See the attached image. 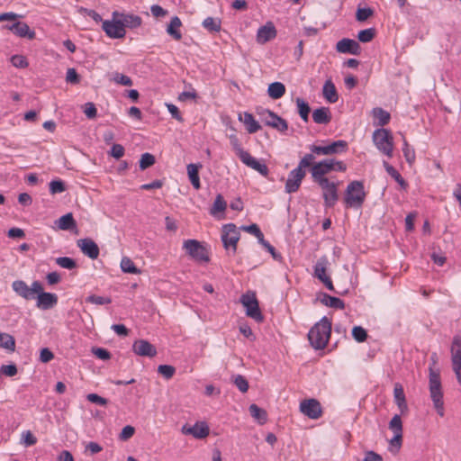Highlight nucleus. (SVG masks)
<instances>
[{"instance_id":"nucleus-1","label":"nucleus","mask_w":461,"mask_h":461,"mask_svg":"<svg viewBox=\"0 0 461 461\" xmlns=\"http://www.w3.org/2000/svg\"><path fill=\"white\" fill-rule=\"evenodd\" d=\"M330 332L331 321L324 316L308 332L311 346L315 349H323L329 342Z\"/></svg>"},{"instance_id":"nucleus-2","label":"nucleus","mask_w":461,"mask_h":461,"mask_svg":"<svg viewBox=\"0 0 461 461\" xmlns=\"http://www.w3.org/2000/svg\"><path fill=\"white\" fill-rule=\"evenodd\" d=\"M429 393L437 412L442 417L444 415V402L440 375L439 372L432 367H429Z\"/></svg>"},{"instance_id":"nucleus-3","label":"nucleus","mask_w":461,"mask_h":461,"mask_svg":"<svg viewBox=\"0 0 461 461\" xmlns=\"http://www.w3.org/2000/svg\"><path fill=\"white\" fill-rule=\"evenodd\" d=\"M366 196L363 182L355 180L348 185L344 201L348 207L360 208L366 200Z\"/></svg>"},{"instance_id":"nucleus-4","label":"nucleus","mask_w":461,"mask_h":461,"mask_svg":"<svg viewBox=\"0 0 461 461\" xmlns=\"http://www.w3.org/2000/svg\"><path fill=\"white\" fill-rule=\"evenodd\" d=\"M373 140L376 148L389 158L393 152V139L391 131L387 129H377L373 133Z\"/></svg>"},{"instance_id":"nucleus-5","label":"nucleus","mask_w":461,"mask_h":461,"mask_svg":"<svg viewBox=\"0 0 461 461\" xmlns=\"http://www.w3.org/2000/svg\"><path fill=\"white\" fill-rule=\"evenodd\" d=\"M240 238V233L235 224L228 223L222 226L221 239L227 251H230L233 255L236 253Z\"/></svg>"},{"instance_id":"nucleus-6","label":"nucleus","mask_w":461,"mask_h":461,"mask_svg":"<svg viewBox=\"0 0 461 461\" xmlns=\"http://www.w3.org/2000/svg\"><path fill=\"white\" fill-rule=\"evenodd\" d=\"M257 113L260 116L262 122L267 125L280 132H285L288 129L287 122L271 110L257 108Z\"/></svg>"},{"instance_id":"nucleus-7","label":"nucleus","mask_w":461,"mask_h":461,"mask_svg":"<svg viewBox=\"0 0 461 461\" xmlns=\"http://www.w3.org/2000/svg\"><path fill=\"white\" fill-rule=\"evenodd\" d=\"M183 248L186 254L198 262H209V253L207 249L196 240H186L184 241Z\"/></svg>"},{"instance_id":"nucleus-8","label":"nucleus","mask_w":461,"mask_h":461,"mask_svg":"<svg viewBox=\"0 0 461 461\" xmlns=\"http://www.w3.org/2000/svg\"><path fill=\"white\" fill-rule=\"evenodd\" d=\"M13 290L25 300H32L36 298L37 293L42 290V285L39 281H34L29 287L23 280L14 281L12 284Z\"/></svg>"},{"instance_id":"nucleus-9","label":"nucleus","mask_w":461,"mask_h":461,"mask_svg":"<svg viewBox=\"0 0 461 461\" xmlns=\"http://www.w3.org/2000/svg\"><path fill=\"white\" fill-rule=\"evenodd\" d=\"M309 149L316 155L340 154L347 151L348 142L343 140H339L323 146L312 144L309 146Z\"/></svg>"},{"instance_id":"nucleus-10","label":"nucleus","mask_w":461,"mask_h":461,"mask_svg":"<svg viewBox=\"0 0 461 461\" xmlns=\"http://www.w3.org/2000/svg\"><path fill=\"white\" fill-rule=\"evenodd\" d=\"M333 171L332 167V158L323 159L318 163H315L312 168V177L315 183L327 185L328 181H330L325 175Z\"/></svg>"},{"instance_id":"nucleus-11","label":"nucleus","mask_w":461,"mask_h":461,"mask_svg":"<svg viewBox=\"0 0 461 461\" xmlns=\"http://www.w3.org/2000/svg\"><path fill=\"white\" fill-rule=\"evenodd\" d=\"M244 307H246V314L254 319L257 321H263V315L260 312L258 302L254 294H243L240 299Z\"/></svg>"},{"instance_id":"nucleus-12","label":"nucleus","mask_w":461,"mask_h":461,"mask_svg":"<svg viewBox=\"0 0 461 461\" xmlns=\"http://www.w3.org/2000/svg\"><path fill=\"white\" fill-rule=\"evenodd\" d=\"M451 360L453 371L461 385V336L456 335L451 345Z\"/></svg>"},{"instance_id":"nucleus-13","label":"nucleus","mask_w":461,"mask_h":461,"mask_svg":"<svg viewBox=\"0 0 461 461\" xmlns=\"http://www.w3.org/2000/svg\"><path fill=\"white\" fill-rule=\"evenodd\" d=\"M102 28L105 34L112 39H122L125 36L126 31L123 29L120 18H113L112 21L103 22Z\"/></svg>"},{"instance_id":"nucleus-14","label":"nucleus","mask_w":461,"mask_h":461,"mask_svg":"<svg viewBox=\"0 0 461 461\" xmlns=\"http://www.w3.org/2000/svg\"><path fill=\"white\" fill-rule=\"evenodd\" d=\"M300 411L310 419L317 420L322 414L321 403L316 399H306L301 402Z\"/></svg>"},{"instance_id":"nucleus-15","label":"nucleus","mask_w":461,"mask_h":461,"mask_svg":"<svg viewBox=\"0 0 461 461\" xmlns=\"http://www.w3.org/2000/svg\"><path fill=\"white\" fill-rule=\"evenodd\" d=\"M323 194L322 197L326 207H333L339 200L338 185L339 183L328 181L327 185L319 184Z\"/></svg>"},{"instance_id":"nucleus-16","label":"nucleus","mask_w":461,"mask_h":461,"mask_svg":"<svg viewBox=\"0 0 461 461\" xmlns=\"http://www.w3.org/2000/svg\"><path fill=\"white\" fill-rule=\"evenodd\" d=\"M306 175L305 170L295 167L290 171L285 183V192L288 194L295 193L301 185L302 180Z\"/></svg>"},{"instance_id":"nucleus-17","label":"nucleus","mask_w":461,"mask_h":461,"mask_svg":"<svg viewBox=\"0 0 461 461\" xmlns=\"http://www.w3.org/2000/svg\"><path fill=\"white\" fill-rule=\"evenodd\" d=\"M181 431L185 435H192L195 438L202 439L209 435L210 429L205 422L202 421L196 422L194 425L190 427L184 425Z\"/></svg>"},{"instance_id":"nucleus-18","label":"nucleus","mask_w":461,"mask_h":461,"mask_svg":"<svg viewBox=\"0 0 461 461\" xmlns=\"http://www.w3.org/2000/svg\"><path fill=\"white\" fill-rule=\"evenodd\" d=\"M336 50L339 53L359 55L361 52V47L357 41L348 38H343L337 42Z\"/></svg>"},{"instance_id":"nucleus-19","label":"nucleus","mask_w":461,"mask_h":461,"mask_svg":"<svg viewBox=\"0 0 461 461\" xmlns=\"http://www.w3.org/2000/svg\"><path fill=\"white\" fill-rule=\"evenodd\" d=\"M133 352L141 357H153L157 355L156 348L148 340L139 339L132 345Z\"/></svg>"},{"instance_id":"nucleus-20","label":"nucleus","mask_w":461,"mask_h":461,"mask_svg":"<svg viewBox=\"0 0 461 461\" xmlns=\"http://www.w3.org/2000/svg\"><path fill=\"white\" fill-rule=\"evenodd\" d=\"M77 247L81 249L84 255L92 259H95L99 256V248L97 244L91 239H80L77 241Z\"/></svg>"},{"instance_id":"nucleus-21","label":"nucleus","mask_w":461,"mask_h":461,"mask_svg":"<svg viewBox=\"0 0 461 461\" xmlns=\"http://www.w3.org/2000/svg\"><path fill=\"white\" fill-rule=\"evenodd\" d=\"M241 162L244 163L247 167L256 170L263 176H267L269 174V169L267 166L262 162L261 160L257 159L252 157L249 152L244 155L240 158Z\"/></svg>"},{"instance_id":"nucleus-22","label":"nucleus","mask_w":461,"mask_h":461,"mask_svg":"<svg viewBox=\"0 0 461 461\" xmlns=\"http://www.w3.org/2000/svg\"><path fill=\"white\" fill-rule=\"evenodd\" d=\"M37 307L41 310H49L53 308L58 303V296L55 294L43 292V289L37 293Z\"/></svg>"},{"instance_id":"nucleus-23","label":"nucleus","mask_w":461,"mask_h":461,"mask_svg":"<svg viewBox=\"0 0 461 461\" xmlns=\"http://www.w3.org/2000/svg\"><path fill=\"white\" fill-rule=\"evenodd\" d=\"M5 28L22 38H28L29 40L35 38V32L31 30L28 24L23 22H15L11 25L7 24Z\"/></svg>"},{"instance_id":"nucleus-24","label":"nucleus","mask_w":461,"mask_h":461,"mask_svg":"<svg viewBox=\"0 0 461 461\" xmlns=\"http://www.w3.org/2000/svg\"><path fill=\"white\" fill-rule=\"evenodd\" d=\"M113 18H120L122 24L123 26V29L125 27L135 29L141 25L142 20L139 15L132 14H122L119 13L117 11H114L113 13Z\"/></svg>"},{"instance_id":"nucleus-25","label":"nucleus","mask_w":461,"mask_h":461,"mask_svg":"<svg viewBox=\"0 0 461 461\" xmlns=\"http://www.w3.org/2000/svg\"><path fill=\"white\" fill-rule=\"evenodd\" d=\"M276 36V30L275 26L268 23L267 25L261 26L258 30L257 41L259 43H266Z\"/></svg>"},{"instance_id":"nucleus-26","label":"nucleus","mask_w":461,"mask_h":461,"mask_svg":"<svg viewBox=\"0 0 461 461\" xmlns=\"http://www.w3.org/2000/svg\"><path fill=\"white\" fill-rule=\"evenodd\" d=\"M393 397L396 405L401 411V413L406 412L408 411V405L406 402L405 393L402 385L399 383L394 384Z\"/></svg>"},{"instance_id":"nucleus-27","label":"nucleus","mask_w":461,"mask_h":461,"mask_svg":"<svg viewBox=\"0 0 461 461\" xmlns=\"http://www.w3.org/2000/svg\"><path fill=\"white\" fill-rule=\"evenodd\" d=\"M331 113L329 107H319L312 113V120L317 124H328L331 121Z\"/></svg>"},{"instance_id":"nucleus-28","label":"nucleus","mask_w":461,"mask_h":461,"mask_svg":"<svg viewBox=\"0 0 461 461\" xmlns=\"http://www.w3.org/2000/svg\"><path fill=\"white\" fill-rule=\"evenodd\" d=\"M319 300L322 304L334 309L343 310L345 308V303L341 299L325 293L321 294Z\"/></svg>"},{"instance_id":"nucleus-29","label":"nucleus","mask_w":461,"mask_h":461,"mask_svg":"<svg viewBox=\"0 0 461 461\" xmlns=\"http://www.w3.org/2000/svg\"><path fill=\"white\" fill-rule=\"evenodd\" d=\"M182 26V22L178 16H174L171 18L169 24L167 27V32L169 34L174 40L180 41L182 39V33L179 31V28Z\"/></svg>"},{"instance_id":"nucleus-30","label":"nucleus","mask_w":461,"mask_h":461,"mask_svg":"<svg viewBox=\"0 0 461 461\" xmlns=\"http://www.w3.org/2000/svg\"><path fill=\"white\" fill-rule=\"evenodd\" d=\"M202 167L201 164H189L187 166V174L189 180L194 189L198 190L201 187L199 169Z\"/></svg>"},{"instance_id":"nucleus-31","label":"nucleus","mask_w":461,"mask_h":461,"mask_svg":"<svg viewBox=\"0 0 461 461\" xmlns=\"http://www.w3.org/2000/svg\"><path fill=\"white\" fill-rule=\"evenodd\" d=\"M56 224L58 228L62 230H70L77 227V222L71 212L61 216L58 221H56Z\"/></svg>"},{"instance_id":"nucleus-32","label":"nucleus","mask_w":461,"mask_h":461,"mask_svg":"<svg viewBox=\"0 0 461 461\" xmlns=\"http://www.w3.org/2000/svg\"><path fill=\"white\" fill-rule=\"evenodd\" d=\"M323 96L330 103H336L339 99V95L336 90V87L331 80H327L322 88Z\"/></svg>"},{"instance_id":"nucleus-33","label":"nucleus","mask_w":461,"mask_h":461,"mask_svg":"<svg viewBox=\"0 0 461 461\" xmlns=\"http://www.w3.org/2000/svg\"><path fill=\"white\" fill-rule=\"evenodd\" d=\"M372 114L375 120H377L376 124L384 127L388 124L391 119L390 113L384 110L381 107H375L372 110Z\"/></svg>"},{"instance_id":"nucleus-34","label":"nucleus","mask_w":461,"mask_h":461,"mask_svg":"<svg viewBox=\"0 0 461 461\" xmlns=\"http://www.w3.org/2000/svg\"><path fill=\"white\" fill-rule=\"evenodd\" d=\"M267 94L272 99H279L285 94V86L281 82H274L268 86Z\"/></svg>"},{"instance_id":"nucleus-35","label":"nucleus","mask_w":461,"mask_h":461,"mask_svg":"<svg viewBox=\"0 0 461 461\" xmlns=\"http://www.w3.org/2000/svg\"><path fill=\"white\" fill-rule=\"evenodd\" d=\"M384 167L388 173L400 185L402 189H406L408 186L407 182L403 179L401 174L388 162L384 161Z\"/></svg>"},{"instance_id":"nucleus-36","label":"nucleus","mask_w":461,"mask_h":461,"mask_svg":"<svg viewBox=\"0 0 461 461\" xmlns=\"http://www.w3.org/2000/svg\"><path fill=\"white\" fill-rule=\"evenodd\" d=\"M295 103L297 105L298 113L300 117L303 122H307L309 121V114L311 113L309 104L301 97H297L295 99Z\"/></svg>"},{"instance_id":"nucleus-37","label":"nucleus","mask_w":461,"mask_h":461,"mask_svg":"<svg viewBox=\"0 0 461 461\" xmlns=\"http://www.w3.org/2000/svg\"><path fill=\"white\" fill-rule=\"evenodd\" d=\"M250 415L257 420L260 424H264L267 420V414L265 410L259 408L257 404L253 403L249 408Z\"/></svg>"},{"instance_id":"nucleus-38","label":"nucleus","mask_w":461,"mask_h":461,"mask_svg":"<svg viewBox=\"0 0 461 461\" xmlns=\"http://www.w3.org/2000/svg\"><path fill=\"white\" fill-rule=\"evenodd\" d=\"M244 124L249 133H255L261 129L260 124L255 120L254 116L249 113H244Z\"/></svg>"},{"instance_id":"nucleus-39","label":"nucleus","mask_w":461,"mask_h":461,"mask_svg":"<svg viewBox=\"0 0 461 461\" xmlns=\"http://www.w3.org/2000/svg\"><path fill=\"white\" fill-rule=\"evenodd\" d=\"M203 26L210 32H219L221 29L220 18L207 17L203 22Z\"/></svg>"},{"instance_id":"nucleus-40","label":"nucleus","mask_w":461,"mask_h":461,"mask_svg":"<svg viewBox=\"0 0 461 461\" xmlns=\"http://www.w3.org/2000/svg\"><path fill=\"white\" fill-rule=\"evenodd\" d=\"M0 348H5L9 351L15 350V339L14 338L7 333L0 331Z\"/></svg>"},{"instance_id":"nucleus-41","label":"nucleus","mask_w":461,"mask_h":461,"mask_svg":"<svg viewBox=\"0 0 461 461\" xmlns=\"http://www.w3.org/2000/svg\"><path fill=\"white\" fill-rule=\"evenodd\" d=\"M121 268L122 272L129 274H139L140 271L136 267L133 261L127 257L122 258Z\"/></svg>"},{"instance_id":"nucleus-42","label":"nucleus","mask_w":461,"mask_h":461,"mask_svg":"<svg viewBox=\"0 0 461 461\" xmlns=\"http://www.w3.org/2000/svg\"><path fill=\"white\" fill-rule=\"evenodd\" d=\"M240 229L246 232L254 235L258 240L259 243L264 241V235L259 227L256 223H252L250 225H243L240 227Z\"/></svg>"},{"instance_id":"nucleus-43","label":"nucleus","mask_w":461,"mask_h":461,"mask_svg":"<svg viewBox=\"0 0 461 461\" xmlns=\"http://www.w3.org/2000/svg\"><path fill=\"white\" fill-rule=\"evenodd\" d=\"M55 261L60 267L68 270L75 269L77 267L76 260L68 257H59L57 258Z\"/></svg>"},{"instance_id":"nucleus-44","label":"nucleus","mask_w":461,"mask_h":461,"mask_svg":"<svg viewBox=\"0 0 461 461\" xmlns=\"http://www.w3.org/2000/svg\"><path fill=\"white\" fill-rule=\"evenodd\" d=\"M326 259H320L314 266V276L321 282L328 277L326 275Z\"/></svg>"},{"instance_id":"nucleus-45","label":"nucleus","mask_w":461,"mask_h":461,"mask_svg":"<svg viewBox=\"0 0 461 461\" xmlns=\"http://www.w3.org/2000/svg\"><path fill=\"white\" fill-rule=\"evenodd\" d=\"M230 141L233 150L235 151L236 155L239 157L240 159L249 152L242 149L241 144L235 134L230 135Z\"/></svg>"},{"instance_id":"nucleus-46","label":"nucleus","mask_w":461,"mask_h":461,"mask_svg":"<svg viewBox=\"0 0 461 461\" xmlns=\"http://www.w3.org/2000/svg\"><path fill=\"white\" fill-rule=\"evenodd\" d=\"M156 162L155 157L150 153H143L140 159V168L145 170L148 167L153 166Z\"/></svg>"},{"instance_id":"nucleus-47","label":"nucleus","mask_w":461,"mask_h":461,"mask_svg":"<svg viewBox=\"0 0 461 461\" xmlns=\"http://www.w3.org/2000/svg\"><path fill=\"white\" fill-rule=\"evenodd\" d=\"M389 429L393 430L394 434H402V422L401 416L395 414L389 422Z\"/></svg>"},{"instance_id":"nucleus-48","label":"nucleus","mask_w":461,"mask_h":461,"mask_svg":"<svg viewBox=\"0 0 461 461\" xmlns=\"http://www.w3.org/2000/svg\"><path fill=\"white\" fill-rule=\"evenodd\" d=\"M227 207V203L224 201L221 194H218L214 200L211 213L215 214L217 212H224Z\"/></svg>"},{"instance_id":"nucleus-49","label":"nucleus","mask_w":461,"mask_h":461,"mask_svg":"<svg viewBox=\"0 0 461 461\" xmlns=\"http://www.w3.org/2000/svg\"><path fill=\"white\" fill-rule=\"evenodd\" d=\"M402 444V434H394L393 438L389 441V451L393 454L399 452Z\"/></svg>"},{"instance_id":"nucleus-50","label":"nucleus","mask_w":461,"mask_h":461,"mask_svg":"<svg viewBox=\"0 0 461 461\" xmlns=\"http://www.w3.org/2000/svg\"><path fill=\"white\" fill-rule=\"evenodd\" d=\"M77 11L81 15L90 16L96 23L103 22L101 15L98 13H96L95 10L87 9L83 6H79L77 8Z\"/></svg>"},{"instance_id":"nucleus-51","label":"nucleus","mask_w":461,"mask_h":461,"mask_svg":"<svg viewBox=\"0 0 461 461\" xmlns=\"http://www.w3.org/2000/svg\"><path fill=\"white\" fill-rule=\"evenodd\" d=\"M375 36V28H368L362 30L358 32L357 38L361 42H369L371 41Z\"/></svg>"},{"instance_id":"nucleus-52","label":"nucleus","mask_w":461,"mask_h":461,"mask_svg":"<svg viewBox=\"0 0 461 461\" xmlns=\"http://www.w3.org/2000/svg\"><path fill=\"white\" fill-rule=\"evenodd\" d=\"M86 302L93 303V304L104 305V304L111 303L112 299L110 297H104V296H99L96 294H91L86 298Z\"/></svg>"},{"instance_id":"nucleus-53","label":"nucleus","mask_w":461,"mask_h":461,"mask_svg":"<svg viewBox=\"0 0 461 461\" xmlns=\"http://www.w3.org/2000/svg\"><path fill=\"white\" fill-rule=\"evenodd\" d=\"M374 14V11L370 7H358L356 13V19L358 22H364Z\"/></svg>"},{"instance_id":"nucleus-54","label":"nucleus","mask_w":461,"mask_h":461,"mask_svg":"<svg viewBox=\"0 0 461 461\" xmlns=\"http://www.w3.org/2000/svg\"><path fill=\"white\" fill-rule=\"evenodd\" d=\"M402 152L406 161L411 165L415 161V151L413 149L410 148L406 140H403Z\"/></svg>"},{"instance_id":"nucleus-55","label":"nucleus","mask_w":461,"mask_h":461,"mask_svg":"<svg viewBox=\"0 0 461 461\" xmlns=\"http://www.w3.org/2000/svg\"><path fill=\"white\" fill-rule=\"evenodd\" d=\"M352 336L357 342H364L367 338V332L361 326H355L352 329Z\"/></svg>"},{"instance_id":"nucleus-56","label":"nucleus","mask_w":461,"mask_h":461,"mask_svg":"<svg viewBox=\"0 0 461 461\" xmlns=\"http://www.w3.org/2000/svg\"><path fill=\"white\" fill-rule=\"evenodd\" d=\"M234 384L241 393H246L249 390L248 380L241 375H237L233 379Z\"/></svg>"},{"instance_id":"nucleus-57","label":"nucleus","mask_w":461,"mask_h":461,"mask_svg":"<svg viewBox=\"0 0 461 461\" xmlns=\"http://www.w3.org/2000/svg\"><path fill=\"white\" fill-rule=\"evenodd\" d=\"M158 372L166 379H170L176 373V368L170 365H160L158 367Z\"/></svg>"},{"instance_id":"nucleus-58","label":"nucleus","mask_w":461,"mask_h":461,"mask_svg":"<svg viewBox=\"0 0 461 461\" xmlns=\"http://www.w3.org/2000/svg\"><path fill=\"white\" fill-rule=\"evenodd\" d=\"M65 190V184L61 180H53L50 183V192L52 194L62 193Z\"/></svg>"},{"instance_id":"nucleus-59","label":"nucleus","mask_w":461,"mask_h":461,"mask_svg":"<svg viewBox=\"0 0 461 461\" xmlns=\"http://www.w3.org/2000/svg\"><path fill=\"white\" fill-rule=\"evenodd\" d=\"M113 81L119 85L122 86H132V80L130 77L121 74V73H114L113 74Z\"/></svg>"},{"instance_id":"nucleus-60","label":"nucleus","mask_w":461,"mask_h":461,"mask_svg":"<svg viewBox=\"0 0 461 461\" xmlns=\"http://www.w3.org/2000/svg\"><path fill=\"white\" fill-rule=\"evenodd\" d=\"M260 244L271 254L275 260L279 262L283 260L281 254L276 252V249L267 240L264 239V241L260 242Z\"/></svg>"},{"instance_id":"nucleus-61","label":"nucleus","mask_w":461,"mask_h":461,"mask_svg":"<svg viewBox=\"0 0 461 461\" xmlns=\"http://www.w3.org/2000/svg\"><path fill=\"white\" fill-rule=\"evenodd\" d=\"M124 152H125V149L122 145L114 143V144H113L109 154L113 158L119 159L123 157Z\"/></svg>"},{"instance_id":"nucleus-62","label":"nucleus","mask_w":461,"mask_h":461,"mask_svg":"<svg viewBox=\"0 0 461 461\" xmlns=\"http://www.w3.org/2000/svg\"><path fill=\"white\" fill-rule=\"evenodd\" d=\"M66 81L73 85H77L80 82V77L75 68H71L68 69Z\"/></svg>"},{"instance_id":"nucleus-63","label":"nucleus","mask_w":461,"mask_h":461,"mask_svg":"<svg viewBox=\"0 0 461 461\" xmlns=\"http://www.w3.org/2000/svg\"><path fill=\"white\" fill-rule=\"evenodd\" d=\"M92 353L99 359L108 360L111 358V353L104 348H93Z\"/></svg>"},{"instance_id":"nucleus-64","label":"nucleus","mask_w":461,"mask_h":461,"mask_svg":"<svg viewBox=\"0 0 461 461\" xmlns=\"http://www.w3.org/2000/svg\"><path fill=\"white\" fill-rule=\"evenodd\" d=\"M11 62L15 68H24L28 66L26 58L22 55H14L11 58Z\"/></svg>"}]
</instances>
